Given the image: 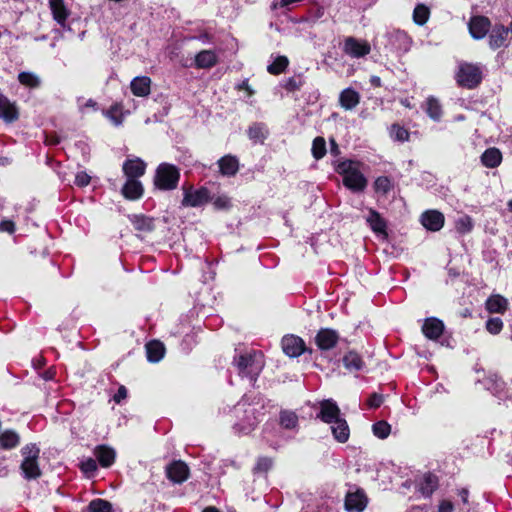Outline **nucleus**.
I'll return each instance as SVG.
<instances>
[{
    "instance_id": "nucleus-47",
    "label": "nucleus",
    "mask_w": 512,
    "mask_h": 512,
    "mask_svg": "<svg viewBox=\"0 0 512 512\" xmlns=\"http://www.w3.org/2000/svg\"><path fill=\"white\" fill-rule=\"evenodd\" d=\"M372 431L379 439H386L391 432V426L388 422L381 420L373 424Z\"/></svg>"
},
{
    "instance_id": "nucleus-14",
    "label": "nucleus",
    "mask_w": 512,
    "mask_h": 512,
    "mask_svg": "<svg viewBox=\"0 0 512 512\" xmlns=\"http://www.w3.org/2000/svg\"><path fill=\"white\" fill-rule=\"evenodd\" d=\"M366 222L369 225L370 229L378 236H382L383 238L388 237V224L387 221L381 216V214L373 209H368V216L366 217Z\"/></svg>"
},
{
    "instance_id": "nucleus-3",
    "label": "nucleus",
    "mask_w": 512,
    "mask_h": 512,
    "mask_svg": "<svg viewBox=\"0 0 512 512\" xmlns=\"http://www.w3.org/2000/svg\"><path fill=\"white\" fill-rule=\"evenodd\" d=\"M454 79L459 88L477 89L484 79L482 66L479 63L461 61L458 63Z\"/></svg>"
},
{
    "instance_id": "nucleus-27",
    "label": "nucleus",
    "mask_w": 512,
    "mask_h": 512,
    "mask_svg": "<svg viewBox=\"0 0 512 512\" xmlns=\"http://www.w3.org/2000/svg\"><path fill=\"white\" fill-rule=\"evenodd\" d=\"M361 96L353 88H345L340 92L339 104L345 110H353L360 103Z\"/></svg>"
},
{
    "instance_id": "nucleus-18",
    "label": "nucleus",
    "mask_w": 512,
    "mask_h": 512,
    "mask_svg": "<svg viewBox=\"0 0 512 512\" xmlns=\"http://www.w3.org/2000/svg\"><path fill=\"white\" fill-rule=\"evenodd\" d=\"M444 323L436 317L426 318L422 325V333L429 340H438L444 332Z\"/></svg>"
},
{
    "instance_id": "nucleus-53",
    "label": "nucleus",
    "mask_w": 512,
    "mask_h": 512,
    "mask_svg": "<svg viewBox=\"0 0 512 512\" xmlns=\"http://www.w3.org/2000/svg\"><path fill=\"white\" fill-rule=\"evenodd\" d=\"M393 37L400 42V47L399 49L403 50V51H407L409 49V46H410V43H411V38L408 36L407 33L403 32V31H397Z\"/></svg>"
},
{
    "instance_id": "nucleus-63",
    "label": "nucleus",
    "mask_w": 512,
    "mask_h": 512,
    "mask_svg": "<svg viewBox=\"0 0 512 512\" xmlns=\"http://www.w3.org/2000/svg\"><path fill=\"white\" fill-rule=\"evenodd\" d=\"M370 83L374 87H381V85H382L381 79L378 76H372L370 79Z\"/></svg>"
},
{
    "instance_id": "nucleus-44",
    "label": "nucleus",
    "mask_w": 512,
    "mask_h": 512,
    "mask_svg": "<svg viewBox=\"0 0 512 512\" xmlns=\"http://www.w3.org/2000/svg\"><path fill=\"white\" fill-rule=\"evenodd\" d=\"M311 153L315 160H320L326 155L327 148L324 137L317 136L314 138L312 142Z\"/></svg>"
},
{
    "instance_id": "nucleus-1",
    "label": "nucleus",
    "mask_w": 512,
    "mask_h": 512,
    "mask_svg": "<svg viewBox=\"0 0 512 512\" xmlns=\"http://www.w3.org/2000/svg\"><path fill=\"white\" fill-rule=\"evenodd\" d=\"M263 357L261 351L252 350L235 355L232 363L237 368L240 377H246L251 382H256L264 368Z\"/></svg>"
},
{
    "instance_id": "nucleus-49",
    "label": "nucleus",
    "mask_w": 512,
    "mask_h": 512,
    "mask_svg": "<svg viewBox=\"0 0 512 512\" xmlns=\"http://www.w3.org/2000/svg\"><path fill=\"white\" fill-rule=\"evenodd\" d=\"M106 117L109 118L115 125H120L123 122L122 106L121 104H113L105 113Z\"/></svg>"
},
{
    "instance_id": "nucleus-35",
    "label": "nucleus",
    "mask_w": 512,
    "mask_h": 512,
    "mask_svg": "<svg viewBox=\"0 0 512 512\" xmlns=\"http://www.w3.org/2000/svg\"><path fill=\"white\" fill-rule=\"evenodd\" d=\"M274 466V458L269 456L257 457L254 466L252 467V474L254 476H266Z\"/></svg>"
},
{
    "instance_id": "nucleus-45",
    "label": "nucleus",
    "mask_w": 512,
    "mask_h": 512,
    "mask_svg": "<svg viewBox=\"0 0 512 512\" xmlns=\"http://www.w3.org/2000/svg\"><path fill=\"white\" fill-rule=\"evenodd\" d=\"M289 65V60L286 56H278L271 64L267 66V71L271 75H280Z\"/></svg>"
},
{
    "instance_id": "nucleus-21",
    "label": "nucleus",
    "mask_w": 512,
    "mask_h": 512,
    "mask_svg": "<svg viewBox=\"0 0 512 512\" xmlns=\"http://www.w3.org/2000/svg\"><path fill=\"white\" fill-rule=\"evenodd\" d=\"M219 172L223 176L233 177L239 171V160L235 155L227 154L217 161Z\"/></svg>"
},
{
    "instance_id": "nucleus-46",
    "label": "nucleus",
    "mask_w": 512,
    "mask_h": 512,
    "mask_svg": "<svg viewBox=\"0 0 512 512\" xmlns=\"http://www.w3.org/2000/svg\"><path fill=\"white\" fill-rule=\"evenodd\" d=\"M474 228V222L471 216L463 215L455 222V229L460 234L470 233Z\"/></svg>"
},
{
    "instance_id": "nucleus-23",
    "label": "nucleus",
    "mask_w": 512,
    "mask_h": 512,
    "mask_svg": "<svg viewBox=\"0 0 512 512\" xmlns=\"http://www.w3.org/2000/svg\"><path fill=\"white\" fill-rule=\"evenodd\" d=\"M342 363L349 372H358L364 369L365 362L362 356L355 350H349L342 357Z\"/></svg>"
},
{
    "instance_id": "nucleus-50",
    "label": "nucleus",
    "mask_w": 512,
    "mask_h": 512,
    "mask_svg": "<svg viewBox=\"0 0 512 512\" xmlns=\"http://www.w3.org/2000/svg\"><path fill=\"white\" fill-rule=\"evenodd\" d=\"M503 321L500 317H490L486 323V330L492 335H498L503 329Z\"/></svg>"
},
{
    "instance_id": "nucleus-17",
    "label": "nucleus",
    "mask_w": 512,
    "mask_h": 512,
    "mask_svg": "<svg viewBox=\"0 0 512 512\" xmlns=\"http://www.w3.org/2000/svg\"><path fill=\"white\" fill-rule=\"evenodd\" d=\"M444 222L445 217L438 210H427L421 215V223L429 231H439L444 226Z\"/></svg>"
},
{
    "instance_id": "nucleus-9",
    "label": "nucleus",
    "mask_w": 512,
    "mask_h": 512,
    "mask_svg": "<svg viewBox=\"0 0 512 512\" xmlns=\"http://www.w3.org/2000/svg\"><path fill=\"white\" fill-rule=\"evenodd\" d=\"M492 24L490 19L484 15H475L469 19L468 30L474 40H481L485 38L491 28Z\"/></svg>"
},
{
    "instance_id": "nucleus-58",
    "label": "nucleus",
    "mask_w": 512,
    "mask_h": 512,
    "mask_svg": "<svg viewBox=\"0 0 512 512\" xmlns=\"http://www.w3.org/2000/svg\"><path fill=\"white\" fill-rule=\"evenodd\" d=\"M454 505L449 500H442L438 505V512H453Z\"/></svg>"
},
{
    "instance_id": "nucleus-28",
    "label": "nucleus",
    "mask_w": 512,
    "mask_h": 512,
    "mask_svg": "<svg viewBox=\"0 0 512 512\" xmlns=\"http://www.w3.org/2000/svg\"><path fill=\"white\" fill-rule=\"evenodd\" d=\"M485 308L489 313L504 314L509 308V303L504 296L495 294L488 297Z\"/></svg>"
},
{
    "instance_id": "nucleus-64",
    "label": "nucleus",
    "mask_w": 512,
    "mask_h": 512,
    "mask_svg": "<svg viewBox=\"0 0 512 512\" xmlns=\"http://www.w3.org/2000/svg\"><path fill=\"white\" fill-rule=\"evenodd\" d=\"M202 512H220V510L214 506H208L204 508Z\"/></svg>"
},
{
    "instance_id": "nucleus-39",
    "label": "nucleus",
    "mask_w": 512,
    "mask_h": 512,
    "mask_svg": "<svg viewBox=\"0 0 512 512\" xmlns=\"http://www.w3.org/2000/svg\"><path fill=\"white\" fill-rule=\"evenodd\" d=\"M389 136L393 141L396 142H407L410 140V132L404 126L399 123H393L389 127Z\"/></svg>"
},
{
    "instance_id": "nucleus-38",
    "label": "nucleus",
    "mask_w": 512,
    "mask_h": 512,
    "mask_svg": "<svg viewBox=\"0 0 512 512\" xmlns=\"http://www.w3.org/2000/svg\"><path fill=\"white\" fill-rule=\"evenodd\" d=\"M279 424L284 429H295L298 426V416L294 411L281 410L279 414Z\"/></svg>"
},
{
    "instance_id": "nucleus-30",
    "label": "nucleus",
    "mask_w": 512,
    "mask_h": 512,
    "mask_svg": "<svg viewBox=\"0 0 512 512\" xmlns=\"http://www.w3.org/2000/svg\"><path fill=\"white\" fill-rule=\"evenodd\" d=\"M439 487V478L432 472L425 473L419 483V491L424 497H430Z\"/></svg>"
},
{
    "instance_id": "nucleus-40",
    "label": "nucleus",
    "mask_w": 512,
    "mask_h": 512,
    "mask_svg": "<svg viewBox=\"0 0 512 512\" xmlns=\"http://www.w3.org/2000/svg\"><path fill=\"white\" fill-rule=\"evenodd\" d=\"M268 131L265 124L255 122L248 128L247 135L250 140L263 142L267 138Z\"/></svg>"
},
{
    "instance_id": "nucleus-10",
    "label": "nucleus",
    "mask_w": 512,
    "mask_h": 512,
    "mask_svg": "<svg viewBox=\"0 0 512 512\" xmlns=\"http://www.w3.org/2000/svg\"><path fill=\"white\" fill-rule=\"evenodd\" d=\"M340 340L339 333L332 328H321L314 338L315 344L321 351H329L335 348Z\"/></svg>"
},
{
    "instance_id": "nucleus-57",
    "label": "nucleus",
    "mask_w": 512,
    "mask_h": 512,
    "mask_svg": "<svg viewBox=\"0 0 512 512\" xmlns=\"http://www.w3.org/2000/svg\"><path fill=\"white\" fill-rule=\"evenodd\" d=\"M127 394H128V391H127L126 387L121 385L118 388L117 392L114 394L113 400L117 404H120L122 402V400H124L127 397Z\"/></svg>"
},
{
    "instance_id": "nucleus-7",
    "label": "nucleus",
    "mask_w": 512,
    "mask_h": 512,
    "mask_svg": "<svg viewBox=\"0 0 512 512\" xmlns=\"http://www.w3.org/2000/svg\"><path fill=\"white\" fill-rule=\"evenodd\" d=\"M283 352L290 358H296L305 352L312 353V349H308L304 340L296 335H285L281 340Z\"/></svg>"
},
{
    "instance_id": "nucleus-6",
    "label": "nucleus",
    "mask_w": 512,
    "mask_h": 512,
    "mask_svg": "<svg viewBox=\"0 0 512 512\" xmlns=\"http://www.w3.org/2000/svg\"><path fill=\"white\" fill-rule=\"evenodd\" d=\"M212 200L211 193L208 188L200 187L193 190L192 187L184 190L182 206L184 207H200Z\"/></svg>"
},
{
    "instance_id": "nucleus-37",
    "label": "nucleus",
    "mask_w": 512,
    "mask_h": 512,
    "mask_svg": "<svg viewBox=\"0 0 512 512\" xmlns=\"http://www.w3.org/2000/svg\"><path fill=\"white\" fill-rule=\"evenodd\" d=\"M18 82L29 89H37L41 86V79L38 75L29 71H22L17 76Z\"/></svg>"
},
{
    "instance_id": "nucleus-34",
    "label": "nucleus",
    "mask_w": 512,
    "mask_h": 512,
    "mask_svg": "<svg viewBox=\"0 0 512 512\" xmlns=\"http://www.w3.org/2000/svg\"><path fill=\"white\" fill-rule=\"evenodd\" d=\"M146 354L149 362H159L165 354V346L158 340L149 341L146 344Z\"/></svg>"
},
{
    "instance_id": "nucleus-25",
    "label": "nucleus",
    "mask_w": 512,
    "mask_h": 512,
    "mask_svg": "<svg viewBox=\"0 0 512 512\" xmlns=\"http://www.w3.org/2000/svg\"><path fill=\"white\" fill-rule=\"evenodd\" d=\"M480 160L484 167L494 169L501 165L503 155L497 147H489L482 153Z\"/></svg>"
},
{
    "instance_id": "nucleus-15",
    "label": "nucleus",
    "mask_w": 512,
    "mask_h": 512,
    "mask_svg": "<svg viewBox=\"0 0 512 512\" xmlns=\"http://www.w3.org/2000/svg\"><path fill=\"white\" fill-rule=\"evenodd\" d=\"M147 164L139 157L126 159L122 165V171L126 178L139 179L146 172Z\"/></svg>"
},
{
    "instance_id": "nucleus-24",
    "label": "nucleus",
    "mask_w": 512,
    "mask_h": 512,
    "mask_svg": "<svg viewBox=\"0 0 512 512\" xmlns=\"http://www.w3.org/2000/svg\"><path fill=\"white\" fill-rule=\"evenodd\" d=\"M134 229L139 232L150 233L155 230V219L144 214H133L129 216Z\"/></svg>"
},
{
    "instance_id": "nucleus-12",
    "label": "nucleus",
    "mask_w": 512,
    "mask_h": 512,
    "mask_svg": "<svg viewBox=\"0 0 512 512\" xmlns=\"http://www.w3.org/2000/svg\"><path fill=\"white\" fill-rule=\"evenodd\" d=\"M371 46L366 40H358L349 36L344 40L343 52L353 58H361L368 55Z\"/></svg>"
},
{
    "instance_id": "nucleus-59",
    "label": "nucleus",
    "mask_w": 512,
    "mask_h": 512,
    "mask_svg": "<svg viewBox=\"0 0 512 512\" xmlns=\"http://www.w3.org/2000/svg\"><path fill=\"white\" fill-rule=\"evenodd\" d=\"M236 89L238 91H241V90H245L247 92V95L250 97V96H253L254 95V90L251 88V86L249 85V82H248V79H245L243 80L241 83H239L237 86H236Z\"/></svg>"
},
{
    "instance_id": "nucleus-54",
    "label": "nucleus",
    "mask_w": 512,
    "mask_h": 512,
    "mask_svg": "<svg viewBox=\"0 0 512 512\" xmlns=\"http://www.w3.org/2000/svg\"><path fill=\"white\" fill-rule=\"evenodd\" d=\"M90 181L91 177L85 171H80L76 174L74 183L76 186L82 188L88 186Z\"/></svg>"
},
{
    "instance_id": "nucleus-36",
    "label": "nucleus",
    "mask_w": 512,
    "mask_h": 512,
    "mask_svg": "<svg viewBox=\"0 0 512 512\" xmlns=\"http://www.w3.org/2000/svg\"><path fill=\"white\" fill-rule=\"evenodd\" d=\"M19 444L20 436L16 431L7 429L0 433V447L3 450H11L16 448Z\"/></svg>"
},
{
    "instance_id": "nucleus-26",
    "label": "nucleus",
    "mask_w": 512,
    "mask_h": 512,
    "mask_svg": "<svg viewBox=\"0 0 512 512\" xmlns=\"http://www.w3.org/2000/svg\"><path fill=\"white\" fill-rule=\"evenodd\" d=\"M49 7L53 19L62 27L65 26L66 21L70 15V11L65 6L64 0H49Z\"/></svg>"
},
{
    "instance_id": "nucleus-41",
    "label": "nucleus",
    "mask_w": 512,
    "mask_h": 512,
    "mask_svg": "<svg viewBox=\"0 0 512 512\" xmlns=\"http://www.w3.org/2000/svg\"><path fill=\"white\" fill-rule=\"evenodd\" d=\"M430 17V9L424 4H417L413 11V21L419 26L427 23Z\"/></svg>"
},
{
    "instance_id": "nucleus-48",
    "label": "nucleus",
    "mask_w": 512,
    "mask_h": 512,
    "mask_svg": "<svg viewBox=\"0 0 512 512\" xmlns=\"http://www.w3.org/2000/svg\"><path fill=\"white\" fill-rule=\"evenodd\" d=\"M304 85V80L301 75L289 77L284 81L282 87L287 92H296L299 91Z\"/></svg>"
},
{
    "instance_id": "nucleus-43",
    "label": "nucleus",
    "mask_w": 512,
    "mask_h": 512,
    "mask_svg": "<svg viewBox=\"0 0 512 512\" xmlns=\"http://www.w3.org/2000/svg\"><path fill=\"white\" fill-rule=\"evenodd\" d=\"M87 510L88 512H113V506L108 500L96 498L90 501Z\"/></svg>"
},
{
    "instance_id": "nucleus-13",
    "label": "nucleus",
    "mask_w": 512,
    "mask_h": 512,
    "mask_svg": "<svg viewBox=\"0 0 512 512\" xmlns=\"http://www.w3.org/2000/svg\"><path fill=\"white\" fill-rule=\"evenodd\" d=\"M341 417V411L333 399H324L319 403V413L316 418L326 424H332Z\"/></svg>"
},
{
    "instance_id": "nucleus-60",
    "label": "nucleus",
    "mask_w": 512,
    "mask_h": 512,
    "mask_svg": "<svg viewBox=\"0 0 512 512\" xmlns=\"http://www.w3.org/2000/svg\"><path fill=\"white\" fill-rule=\"evenodd\" d=\"M329 142H330V153L335 157L339 156L341 151H340L339 145L337 144L336 140L334 138H330Z\"/></svg>"
},
{
    "instance_id": "nucleus-16",
    "label": "nucleus",
    "mask_w": 512,
    "mask_h": 512,
    "mask_svg": "<svg viewBox=\"0 0 512 512\" xmlns=\"http://www.w3.org/2000/svg\"><path fill=\"white\" fill-rule=\"evenodd\" d=\"M122 196L129 201H136L144 195V186L139 179L127 178L121 189Z\"/></svg>"
},
{
    "instance_id": "nucleus-61",
    "label": "nucleus",
    "mask_w": 512,
    "mask_h": 512,
    "mask_svg": "<svg viewBox=\"0 0 512 512\" xmlns=\"http://www.w3.org/2000/svg\"><path fill=\"white\" fill-rule=\"evenodd\" d=\"M311 17L319 19L324 15V8L322 6L313 7L310 10Z\"/></svg>"
},
{
    "instance_id": "nucleus-20",
    "label": "nucleus",
    "mask_w": 512,
    "mask_h": 512,
    "mask_svg": "<svg viewBox=\"0 0 512 512\" xmlns=\"http://www.w3.org/2000/svg\"><path fill=\"white\" fill-rule=\"evenodd\" d=\"M344 505L349 512H362L367 506V497L362 490L348 492Z\"/></svg>"
},
{
    "instance_id": "nucleus-52",
    "label": "nucleus",
    "mask_w": 512,
    "mask_h": 512,
    "mask_svg": "<svg viewBox=\"0 0 512 512\" xmlns=\"http://www.w3.org/2000/svg\"><path fill=\"white\" fill-rule=\"evenodd\" d=\"M212 204L215 210L227 211L232 207L231 199L226 195H220L212 199Z\"/></svg>"
},
{
    "instance_id": "nucleus-29",
    "label": "nucleus",
    "mask_w": 512,
    "mask_h": 512,
    "mask_svg": "<svg viewBox=\"0 0 512 512\" xmlns=\"http://www.w3.org/2000/svg\"><path fill=\"white\" fill-rule=\"evenodd\" d=\"M131 92L137 97H146L151 92V79L148 76L135 77L130 84Z\"/></svg>"
},
{
    "instance_id": "nucleus-4",
    "label": "nucleus",
    "mask_w": 512,
    "mask_h": 512,
    "mask_svg": "<svg viewBox=\"0 0 512 512\" xmlns=\"http://www.w3.org/2000/svg\"><path fill=\"white\" fill-rule=\"evenodd\" d=\"M180 177V169L176 165L163 162L155 170L153 184L158 190L171 191L178 187Z\"/></svg>"
},
{
    "instance_id": "nucleus-5",
    "label": "nucleus",
    "mask_w": 512,
    "mask_h": 512,
    "mask_svg": "<svg viewBox=\"0 0 512 512\" xmlns=\"http://www.w3.org/2000/svg\"><path fill=\"white\" fill-rule=\"evenodd\" d=\"M23 460L20 465L23 477L27 480H35L41 477L42 471L39 467L40 449L35 443L26 444L21 448Z\"/></svg>"
},
{
    "instance_id": "nucleus-31",
    "label": "nucleus",
    "mask_w": 512,
    "mask_h": 512,
    "mask_svg": "<svg viewBox=\"0 0 512 512\" xmlns=\"http://www.w3.org/2000/svg\"><path fill=\"white\" fill-rule=\"evenodd\" d=\"M195 67L198 69H210L218 63V57L213 50H202L195 56Z\"/></svg>"
},
{
    "instance_id": "nucleus-62",
    "label": "nucleus",
    "mask_w": 512,
    "mask_h": 512,
    "mask_svg": "<svg viewBox=\"0 0 512 512\" xmlns=\"http://www.w3.org/2000/svg\"><path fill=\"white\" fill-rule=\"evenodd\" d=\"M459 497L461 498L463 504H468L469 491L466 488H462L458 492Z\"/></svg>"
},
{
    "instance_id": "nucleus-56",
    "label": "nucleus",
    "mask_w": 512,
    "mask_h": 512,
    "mask_svg": "<svg viewBox=\"0 0 512 512\" xmlns=\"http://www.w3.org/2000/svg\"><path fill=\"white\" fill-rule=\"evenodd\" d=\"M16 230V226L14 221L9 219H4L0 221V232H7L9 234H13Z\"/></svg>"
},
{
    "instance_id": "nucleus-51",
    "label": "nucleus",
    "mask_w": 512,
    "mask_h": 512,
    "mask_svg": "<svg viewBox=\"0 0 512 512\" xmlns=\"http://www.w3.org/2000/svg\"><path fill=\"white\" fill-rule=\"evenodd\" d=\"M80 470L88 477L94 476L97 471V460L93 458H87L80 463Z\"/></svg>"
},
{
    "instance_id": "nucleus-32",
    "label": "nucleus",
    "mask_w": 512,
    "mask_h": 512,
    "mask_svg": "<svg viewBox=\"0 0 512 512\" xmlns=\"http://www.w3.org/2000/svg\"><path fill=\"white\" fill-rule=\"evenodd\" d=\"M331 426L333 437L339 443H346L350 437V428L347 421L340 417Z\"/></svg>"
},
{
    "instance_id": "nucleus-33",
    "label": "nucleus",
    "mask_w": 512,
    "mask_h": 512,
    "mask_svg": "<svg viewBox=\"0 0 512 512\" xmlns=\"http://www.w3.org/2000/svg\"><path fill=\"white\" fill-rule=\"evenodd\" d=\"M424 110L428 117L435 122H439L443 116L442 105L440 101L434 96L427 97Z\"/></svg>"
},
{
    "instance_id": "nucleus-42",
    "label": "nucleus",
    "mask_w": 512,
    "mask_h": 512,
    "mask_svg": "<svg viewBox=\"0 0 512 512\" xmlns=\"http://www.w3.org/2000/svg\"><path fill=\"white\" fill-rule=\"evenodd\" d=\"M373 188L376 193L386 196L393 189V183L389 177L379 176L375 179Z\"/></svg>"
},
{
    "instance_id": "nucleus-19",
    "label": "nucleus",
    "mask_w": 512,
    "mask_h": 512,
    "mask_svg": "<svg viewBox=\"0 0 512 512\" xmlns=\"http://www.w3.org/2000/svg\"><path fill=\"white\" fill-rule=\"evenodd\" d=\"M20 113L15 102L0 93V118L6 123H13L19 119Z\"/></svg>"
},
{
    "instance_id": "nucleus-8",
    "label": "nucleus",
    "mask_w": 512,
    "mask_h": 512,
    "mask_svg": "<svg viewBox=\"0 0 512 512\" xmlns=\"http://www.w3.org/2000/svg\"><path fill=\"white\" fill-rule=\"evenodd\" d=\"M167 479L175 484H182L190 477V469L182 460H173L165 468Z\"/></svg>"
},
{
    "instance_id": "nucleus-11",
    "label": "nucleus",
    "mask_w": 512,
    "mask_h": 512,
    "mask_svg": "<svg viewBox=\"0 0 512 512\" xmlns=\"http://www.w3.org/2000/svg\"><path fill=\"white\" fill-rule=\"evenodd\" d=\"M510 29L501 23L491 26L488 33V45L492 50L507 46Z\"/></svg>"
},
{
    "instance_id": "nucleus-2",
    "label": "nucleus",
    "mask_w": 512,
    "mask_h": 512,
    "mask_svg": "<svg viewBox=\"0 0 512 512\" xmlns=\"http://www.w3.org/2000/svg\"><path fill=\"white\" fill-rule=\"evenodd\" d=\"M358 164L359 162L347 159L338 162L334 168L335 172L342 176L343 185L354 193L363 192L368 184Z\"/></svg>"
},
{
    "instance_id": "nucleus-55",
    "label": "nucleus",
    "mask_w": 512,
    "mask_h": 512,
    "mask_svg": "<svg viewBox=\"0 0 512 512\" xmlns=\"http://www.w3.org/2000/svg\"><path fill=\"white\" fill-rule=\"evenodd\" d=\"M383 401H384V397L382 394L372 393L367 400V405L370 408L376 409V408H379L383 404Z\"/></svg>"
},
{
    "instance_id": "nucleus-22",
    "label": "nucleus",
    "mask_w": 512,
    "mask_h": 512,
    "mask_svg": "<svg viewBox=\"0 0 512 512\" xmlns=\"http://www.w3.org/2000/svg\"><path fill=\"white\" fill-rule=\"evenodd\" d=\"M94 455L99 465L103 468L111 467L116 458L115 450L104 444L96 446L94 449Z\"/></svg>"
}]
</instances>
